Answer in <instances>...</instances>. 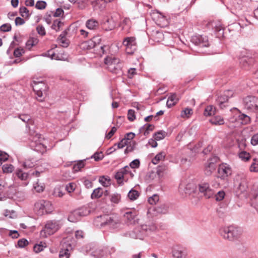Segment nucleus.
I'll return each mask as SVG.
<instances>
[{"label": "nucleus", "instance_id": "obj_1", "mask_svg": "<svg viewBox=\"0 0 258 258\" xmlns=\"http://www.w3.org/2000/svg\"><path fill=\"white\" fill-rule=\"evenodd\" d=\"M156 228L155 224L150 223L149 224H144L137 227L133 231L125 233L124 235L134 239H143L146 236L155 231Z\"/></svg>", "mask_w": 258, "mask_h": 258}, {"label": "nucleus", "instance_id": "obj_2", "mask_svg": "<svg viewBox=\"0 0 258 258\" xmlns=\"http://www.w3.org/2000/svg\"><path fill=\"white\" fill-rule=\"evenodd\" d=\"M242 233V229L234 225L224 226L219 229L220 235L225 239L233 241L238 240Z\"/></svg>", "mask_w": 258, "mask_h": 258}, {"label": "nucleus", "instance_id": "obj_3", "mask_svg": "<svg viewBox=\"0 0 258 258\" xmlns=\"http://www.w3.org/2000/svg\"><path fill=\"white\" fill-rule=\"evenodd\" d=\"M98 219H100L101 226H107L109 228L119 230L122 228L123 224L121 222L119 217L116 216H103L98 217Z\"/></svg>", "mask_w": 258, "mask_h": 258}, {"label": "nucleus", "instance_id": "obj_4", "mask_svg": "<svg viewBox=\"0 0 258 258\" xmlns=\"http://www.w3.org/2000/svg\"><path fill=\"white\" fill-rule=\"evenodd\" d=\"M119 58L114 56H107L104 59V63L106 68L110 72L119 74L121 72V64Z\"/></svg>", "mask_w": 258, "mask_h": 258}, {"label": "nucleus", "instance_id": "obj_5", "mask_svg": "<svg viewBox=\"0 0 258 258\" xmlns=\"http://www.w3.org/2000/svg\"><path fill=\"white\" fill-rule=\"evenodd\" d=\"M60 228V225L58 221L55 220L48 221L44 228L40 231V235L43 237H47L53 234Z\"/></svg>", "mask_w": 258, "mask_h": 258}, {"label": "nucleus", "instance_id": "obj_6", "mask_svg": "<svg viewBox=\"0 0 258 258\" xmlns=\"http://www.w3.org/2000/svg\"><path fill=\"white\" fill-rule=\"evenodd\" d=\"M30 146L34 150L37 152H43L46 150V147L43 143V138L41 135L36 134L31 135L29 138Z\"/></svg>", "mask_w": 258, "mask_h": 258}, {"label": "nucleus", "instance_id": "obj_7", "mask_svg": "<svg viewBox=\"0 0 258 258\" xmlns=\"http://www.w3.org/2000/svg\"><path fill=\"white\" fill-rule=\"evenodd\" d=\"M34 91L38 97L40 98L39 100L42 101L44 96L46 95L48 90V86L42 81L34 80L32 84Z\"/></svg>", "mask_w": 258, "mask_h": 258}, {"label": "nucleus", "instance_id": "obj_8", "mask_svg": "<svg viewBox=\"0 0 258 258\" xmlns=\"http://www.w3.org/2000/svg\"><path fill=\"white\" fill-rule=\"evenodd\" d=\"M34 210L39 215H42L45 213H50L52 210V205L49 201L39 200L35 203Z\"/></svg>", "mask_w": 258, "mask_h": 258}, {"label": "nucleus", "instance_id": "obj_9", "mask_svg": "<svg viewBox=\"0 0 258 258\" xmlns=\"http://www.w3.org/2000/svg\"><path fill=\"white\" fill-rule=\"evenodd\" d=\"M244 108L253 112H258V98L253 96H248L243 99Z\"/></svg>", "mask_w": 258, "mask_h": 258}, {"label": "nucleus", "instance_id": "obj_10", "mask_svg": "<svg viewBox=\"0 0 258 258\" xmlns=\"http://www.w3.org/2000/svg\"><path fill=\"white\" fill-rule=\"evenodd\" d=\"M90 211L86 207H82L75 210L68 217L69 221L72 222H76L83 216L88 215Z\"/></svg>", "mask_w": 258, "mask_h": 258}, {"label": "nucleus", "instance_id": "obj_11", "mask_svg": "<svg viewBox=\"0 0 258 258\" xmlns=\"http://www.w3.org/2000/svg\"><path fill=\"white\" fill-rule=\"evenodd\" d=\"M122 44L125 47V51L128 54H133L137 49L136 38L134 37L125 38Z\"/></svg>", "mask_w": 258, "mask_h": 258}, {"label": "nucleus", "instance_id": "obj_12", "mask_svg": "<svg viewBox=\"0 0 258 258\" xmlns=\"http://www.w3.org/2000/svg\"><path fill=\"white\" fill-rule=\"evenodd\" d=\"M199 189L201 193L206 199L212 198L214 195V190L209 187V185L207 182L201 183L199 185Z\"/></svg>", "mask_w": 258, "mask_h": 258}, {"label": "nucleus", "instance_id": "obj_13", "mask_svg": "<svg viewBox=\"0 0 258 258\" xmlns=\"http://www.w3.org/2000/svg\"><path fill=\"white\" fill-rule=\"evenodd\" d=\"M218 172V177L225 179L231 174L232 170L231 168L226 164H222L219 165Z\"/></svg>", "mask_w": 258, "mask_h": 258}, {"label": "nucleus", "instance_id": "obj_14", "mask_svg": "<svg viewBox=\"0 0 258 258\" xmlns=\"http://www.w3.org/2000/svg\"><path fill=\"white\" fill-rule=\"evenodd\" d=\"M129 169V167L126 166L124 168L120 169L115 175V178L117 183L120 185L123 184V181L126 182L127 178L126 177V173L128 172L126 170Z\"/></svg>", "mask_w": 258, "mask_h": 258}, {"label": "nucleus", "instance_id": "obj_15", "mask_svg": "<svg viewBox=\"0 0 258 258\" xmlns=\"http://www.w3.org/2000/svg\"><path fill=\"white\" fill-rule=\"evenodd\" d=\"M191 41L195 45L201 47H207L209 46L208 38L206 36L196 35L192 37Z\"/></svg>", "mask_w": 258, "mask_h": 258}, {"label": "nucleus", "instance_id": "obj_16", "mask_svg": "<svg viewBox=\"0 0 258 258\" xmlns=\"http://www.w3.org/2000/svg\"><path fill=\"white\" fill-rule=\"evenodd\" d=\"M172 256L174 258H185L186 252L185 249L180 246H175L173 247Z\"/></svg>", "mask_w": 258, "mask_h": 258}, {"label": "nucleus", "instance_id": "obj_17", "mask_svg": "<svg viewBox=\"0 0 258 258\" xmlns=\"http://www.w3.org/2000/svg\"><path fill=\"white\" fill-rule=\"evenodd\" d=\"M137 213L135 211H129L124 214L125 220L128 224H134L136 222Z\"/></svg>", "mask_w": 258, "mask_h": 258}, {"label": "nucleus", "instance_id": "obj_18", "mask_svg": "<svg viewBox=\"0 0 258 258\" xmlns=\"http://www.w3.org/2000/svg\"><path fill=\"white\" fill-rule=\"evenodd\" d=\"M100 40V38L98 37H94L92 39L85 42L84 45L87 47V49L96 47L99 45Z\"/></svg>", "mask_w": 258, "mask_h": 258}, {"label": "nucleus", "instance_id": "obj_19", "mask_svg": "<svg viewBox=\"0 0 258 258\" xmlns=\"http://www.w3.org/2000/svg\"><path fill=\"white\" fill-rule=\"evenodd\" d=\"M64 244V243L63 244V248L59 252V256L60 258H69L70 256L69 250L72 249V246L69 244L67 246Z\"/></svg>", "mask_w": 258, "mask_h": 258}, {"label": "nucleus", "instance_id": "obj_20", "mask_svg": "<svg viewBox=\"0 0 258 258\" xmlns=\"http://www.w3.org/2000/svg\"><path fill=\"white\" fill-rule=\"evenodd\" d=\"M99 26L98 22L93 19L88 20L86 22V27L90 30H95Z\"/></svg>", "mask_w": 258, "mask_h": 258}, {"label": "nucleus", "instance_id": "obj_21", "mask_svg": "<svg viewBox=\"0 0 258 258\" xmlns=\"http://www.w3.org/2000/svg\"><path fill=\"white\" fill-rule=\"evenodd\" d=\"M178 98L175 94H171L168 98L166 105L168 108L174 106L178 101Z\"/></svg>", "mask_w": 258, "mask_h": 258}, {"label": "nucleus", "instance_id": "obj_22", "mask_svg": "<svg viewBox=\"0 0 258 258\" xmlns=\"http://www.w3.org/2000/svg\"><path fill=\"white\" fill-rule=\"evenodd\" d=\"M216 168V165H214L209 162H207L205 166V173L207 175H210L215 171Z\"/></svg>", "mask_w": 258, "mask_h": 258}, {"label": "nucleus", "instance_id": "obj_23", "mask_svg": "<svg viewBox=\"0 0 258 258\" xmlns=\"http://www.w3.org/2000/svg\"><path fill=\"white\" fill-rule=\"evenodd\" d=\"M233 92L232 90H226L224 92V96L226 97V100L224 99L223 97H221L219 99V102L220 106H222V104L224 102L228 101V98L233 96Z\"/></svg>", "mask_w": 258, "mask_h": 258}, {"label": "nucleus", "instance_id": "obj_24", "mask_svg": "<svg viewBox=\"0 0 258 258\" xmlns=\"http://www.w3.org/2000/svg\"><path fill=\"white\" fill-rule=\"evenodd\" d=\"M212 26L215 30V31L218 33L219 35H223V28L220 22H213L212 23Z\"/></svg>", "mask_w": 258, "mask_h": 258}, {"label": "nucleus", "instance_id": "obj_25", "mask_svg": "<svg viewBox=\"0 0 258 258\" xmlns=\"http://www.w3.org/2000/svg\"><path fill=\"white\" fill-rule=\"evenodd\" d=\"M165 156V152L163 151L161 152L155 156V157L152 159V162L155 165L157 164L159 161L163 160Z\"/></svg>", "mask_w": 258, "mask_h": 258}, {"label": "nucleus", "instance_id": "obj_26", "mask_svg": "<svg viewBox=\"0 0 258 258\" xmlns=\"http://www.w3.org/2000/svg\"><path fill=\"white\" fill-rule=\"evenodd\" d=\"M210 122L216 125H220L224 123L223 118L220 116H214L210 120Z\"/></svg>", "mask_w": 258, "mask_h": 258}, {"label": "nucleus", "instance_id": "obj_27", "mask_svg": "<svg viewBox=\"0 0 258 258\" xmlns=\"http://www.w3.org/2000/svg\"><path fill=\"white\" fill-rule=\"evenodd\" d=\"M16 176L22 180H26L29 176V174L23 172L21 169H18L15 172Z\"/></svg>", "mask_w": 258, "mask_h": 258}, {"label": "nucleus", "instance_id": "obj_28", "mask_svg": "<svg viewBox=\"0 0 258 258\" xmlns=\"http://www.w3.org/2000/svg\"><path fill=\"white\" fill-rule=\"evenodd\" d=\"M103 195V189L101 187L95 188L91 194V197L92 199H98Z\"/></svg>", "mask_w": 258, "mask_h": 258}, {"label": "nucleus", "instance_id": "obj_29", "mask_svg": "<svg viewBox=\"0 0 258 258\" xmlns=\"http://www.w3.org/2000/svg\"><path fill=\"white\" fill-rule=\"evenodd\" d=\"M215 108L212 105H209L205 108L204 114L205 116H212L215 114Z\"/></svg>", "mask_w": 258, "mask_h": 258}, {"label": "nucleus", "instance_id": "obj_30", "mask_svg": "<svg viewBox=\"0 0 258 258\" xmlns=\"http://www.w3.org/2000/svg\"><path fill=\"white\" fill-rule=\"evenodd\" d=\"M193 113L192 109L189 108H185L181 111L180 116L182 118H189Z\"/></svg>", "mask_w": 258, "mask_h": 258}, {"label": "nucleus", "instance_id": "obj_31", "mask_svg": "<svg viewBox=\"0 0 258 258\" xmlns=\"http://www.w3.org/2000/svg\"><path fill=\"white\" fill-rule=\"evenodd\" d=\"M19 118L24 122L29 124H32L33 120L29 114H21L19 115Z\"/></svg>", "mask_w": 258, "mask_h": 258}, {"label": "nucleus", "instance_id": "obj_32", "mask_svg": "<svg viewBox=\"0 0 258 258\" xmlns=\"http://www.w3.org/2000/svg\"><path fill=\"white\" fill-rule=\"evenodd\" d=\"M154 128V126L152 124H148L147 125H145L140 129V132H142L144 130V135L145 136H147L150 132L152 131Z\"/></svg>", "mask_w": 258, "mask_h": 258}, {"label": "nucleus", "instance_id": "obj_33", "mask_svg": "<svg viewBox=\"0 0 258 258\" xmlns=\"http://www.w3.org/2000/svg\"><path fill=\"white\" fill-rule=\"evenodd\" d=\"M38 42L37 38H31L26 42V47L28 49L30 50L33 46L37 44Z\"/></svg>", "mask_w": 258, "mask_h": 258}, {"label": "nucleus", "instance_id": "obj_34", "mask_svg": "<svg viewBox=\"0 0 258 258\" xmlns=\"http://www.w3.org/2000/svg\"><path fill=\"white\" fill-rule=\"evenodd\" d=\"M155 210L158 213L165 214L168 211V206L165 204H162L159 206L156 207Z\"/></svg>", "mask_w": 258, "mask_h": 258}, {"label": "nucleus", "instance_id": "obj_35", "mask_svg": "<svg viewBox=\"0 0 258 258\" xmlns=\"http://www.w3.org/2000/svg\"><path fill=\"white\" fill-rule=\"evenodd\" d=\"M63 23L59 20H55L53 21L51 26V28L55 30L56 32L58 31L62 26Z\"/></svg>", "mask_w": 258, "mask_h": 258}, {"label": "nucleus", "instance_id": "obj_36", "mask_svg": "<svg viewBox=\"0 0 258 258\" xmlns=\"http://www.w3.org/2000/svg\"><path fill=\"white\" fill-rule=\"evenodd\" d=\"M153 37L154 41L160 42L163 39L164 35L162 32L156 31L155 32H153Z\"/></svg>", "mask_w": 258, "mask_h": 258}, {"label": "nucleus", "instance_id": "obj_37", "mask_svg": "<svg viewBox=\"0 0 258 258\" xmlns=\"http://www.w3.org/2000/svg\"><path fill=\"white\" fill-rule=\"evenodd\" d=\"M139 196V193L138 191L133 189H131L128 193V197L131 200H136Z\"/></svg>", "mask_w": 258, "mask_h": 258}, {"label": "nucleus", "instance_id": "obj_38", "mask_svg": "<svg viewBox=\"0 0 258 258\" xmlns=\"http://www.w3.org/2000/svg\"><path fill=\"white\" fill-rule=\"evenodd\" d=\"M249 170L251 172H258V159L256 158L253 159Z\"/></svg>", "mask_w": 258, "mask_h": 258}, {"label": "nucleus", "instance_id": "obj_39", "mask_svg": "<svg viewBox=\"0 0 258 258\" xmlns=\"http://www.w3.org/2000/svg\"><path fill=\"white\" fill-rule=\"evenodd\" d=\"M167 167L165 165H159L157 167V171L156 172L158 176L160 177L163 176L164 172L166 171Z\"/></svg>", "mask_w": 258, "mask_h": 258}, {"label": "nucleus", "instance_id": "obj_40", "mask_svg": "<svg viewBox=\"0 0 258 258\" xmlns=\"http://www.w3.org/2000/svg\"><path fill=\"white\" fill-rule=\"evenodd\" d=\"M244 181H241L240 182H235L234 186L238 191L240 192H243L245 190V186L244 184Z\"/></svg>", "mask_w": 258, "mask_h": 258}, {"label": "nucleus", "instance_id": "obj_41", "mask_svg": "<svg viewBox=\"0 0 258 258\" xmlns=\"http://www.w3.org/2000/svg\"><path fill=\"white\" fill-rule=\"evenodd\" d=\"M238 120L240 121V123L242 124H247L250 121V117L244 114H242L239 115Z\"/></svg>", "mask_w": 258, "mask_h": 258}, {"label": "nucleus", "instance_id": "obj_42", "mask_svg": "<svg viewBox=\"0 0 258 258\" xmlns=\"http://www.w3.org/2000/svg\"><path fill=\"white\" fill-rule=\"evenodd\" d=\"M2 169L4 173H9L13 172L14 167L12 164H5L3 166Z\"/></svg>", "mask_w": 258, "mask_h": 258}, {"label": "nucleus", "instance_id": "obj_43", "mask_svg": "<svg viewBox=\"0 0 258 258\" xmlns=\"http://www.w3.org/2000/svg\"><path fill=\"white\" fill-rule=\"evenodd\" d=\"M19 12L23 17L28 18L30 16L29 11L27 8L25 7H21L20 8Z\"/></svg>", "mask_w": 258, "mask_h": 258}, {"label": "nucleus", "instance_id": "obj_44", "mask_svg": "<svg viewBox=\"0 0 258 258\" xmlns=\"http://www.w3.org/2000/svg\"><path fill=\"white\" fill-rule=\"evenodd\" d=\"M85 166V164L83 161H80L76 164L74 165L73 170L74 172H78L80 170Z\"/></svg>", "mask_w": 258, "mask_h": 258}, {"label": "nucleus", "instance_id": "obj_45", "mask_svg": "<svg viewBox=\"0 0 258 258\" xmlns=\"http://www.w3.org/2000/svg\"><path fill=\"white\" fill-rule=\"evenodd\" d=\"M166 132L163 131H159L155 133L154 135V139L159 141L164 139L165 137Z\"/></svg>", "mask_w": 258, "mask_h": 258}, {"label": "nucleus", "instance_id": "obj_46", "mask_svg": "<svg viewBox=\"0 0 258 258\" xmlns=\"http://www.w3.org/2000/svg\"><path fill=\"white\" fill-rule=\"evenodd\" d=\"M88 0H79L77 2L78 7L81 10L85 9L88 4Z\"/></svg>", "mask_w": 258, "mask_h": 258}, {"label": "nucleus", "instance_id": "obj_47", "mask_svg": "<svg viewBox=\"0 0 258 258\" xmlns=\"http://www.w3.org/2000/svg\"><path fill=\"white\" fill-rule=\"evenodd\" d=\"M127 146V147L124 150L125 154H127L129 152L133 151L135 148L136 143L134 142L130 141L128 144Z\"/></svg>", "mask_w": 258, "mask_h": 258}, {"label": "nucleus", "instance_id": "obj_48", "mask_svg": "<svg viewBox=\"0 0 258 258\" xmlns=\"http://www.w3.org/2000/svg\"><path fill=\"white\" fill-rule=\"evenodd\" d=\"M99 180L101 184L104 187H108L110 184V180L109 178H105L104 176H102L100 178Z\"/></svg>", "mask_w": 258, "mask_h": 258}, {"label": "nucleus", "instance_id": "obj_49", "mask_svg": "<svg viewBox=\"0 0 258 258\" xmlns=\"http://www.w3.org/2000/svg\"><path fill=\"white\" fill-rule=\"evenodd\" d=\"M159 19L160 20V22L162 23V24H160L162 27L165 26L168 24V20L166 17L163 15L162 14H159Z\"/></svg>", "mask_w": 258, "mask_h": 258}, {"label": "nucleus", "instance_id": "obj_50", "mask_svg": "<svg viewBox=\"0 0 258 258\" xmlns=\"http://www.w3.org/2000/svg\"><path fill=\"white\" fill-rule=\"evenodd\" d=\"M33 187L36 190V191L38 192H42L44 189V186L43 184L39 183L38 181L34 184Z\"/></svg>", "mask_w": 258, "mask_h": 258}, {"label": "nucleus", "instance_id": "obj_51", "mask_svg": "<svg viewBox=\"0 0 258 258\" xmlns=\"http://www.w3.org/2000/svg\"><path fill=\"white\" fill-rule=\"evenodd\" d=\"M159 196L155 194L153 196L149 198L148 201L150 204L154 205L156 204V203L159 201Z\"/></svg>", "mask_w": 258, "mask_h": 258}, {"label": "nucleus", "instance_id": "obj_52", "mask_svg": "<svg viewBox=\"0 0 258 258\" xmlns=\"http://www.w3.org/2000/svg\"><path fill=\"white\" fill-rule=\"evenodd\" d=\"M46 7V3L43 1H38L37 2L35 7L38 10L44 9Z\"/></svg>", "mask_w": 258, "mask_h": 258}, {"label": "nucleus", "instance_id": "obj_53", "mask_svg": "<svg viewBox=\"0 0 258 258\" xmlns=\"http://www.w3.org/2000/svg\"><path fill=\"white\" fill-rule=\"evenodd\" d=\"M225 196V192L223 190H220L218 191L215 196L216 200L217 201H221L224 198Z\"/></svg>", "mask_w": 258, "mask_h": 258}, {"label": "nucleus", "instance_id": "obj_54", "mask_svg": "<svg viewBox=\"0 0 258 258\" xmlns=\"http://www.w3.org/2000/svg\"><path fill=\"white\" fill-rule=\"evenodd\" d=\"M9 155L5 152L0 151V165L2 164V162H5L8 159Z\"/></svg>", "mask_w": 258, "mask_h": 258}, {"label": "nucleus", "instance_id": "obj_55", "mask_svg": "<svg viewBox=\"0 0 258 258\" xmlns=\"http://www.w3.org/2000/svg\"><path fill=\"white\" fill-rule=\"evenodd\" d=\"M239 157L242 160L247 161L250 158V155L249 154L246 152L242 151L239 153Z\"/></svg>", "mask_w": 258, "mask_h": 258}, {"label": "nucleus", "instance_id": "obj_56", "mask_svg": "<svg viewBox=\"0 0 258 258\" xmlns=\"http://www.w3.org/2000/svg\"><path fill=\"white\" fill-rule=\"evenodd\" d=\"M157 173L155 171H151L148 173L147 178L149 181H152L157 177Z\"/></svg>", "mask_w": 258, "mask_h": 258}, {"label": "nucleus", "instance_id": "obj_57", "mask_svg": "<svg viewBox=\"0 0 258 258\" xmlns=\"http://www.w3.org/2000/svg\"><path fill=\"white\" fill-rule=\"evenodd\" d=\"M137 74V70L135 68H130L128 70L127 77L130 79H132L134 76Z\"/></svg>", "mask_w": 258, "mask_h": 258}, {"label": "nucleus", "instance_id": "obj_58", "mask_svg": "<svg viewBox=\"0 0 258 258\" xmlns=\"http://www.w3.org/2000/svg\"><path fill=\"white\" fill-rule=\"evenodd\" d=\"M127 118L128 119L131 121H134L136 118V116L135 114V111L132 109H130L128 111L127 113Z\"/></svg>", "mask_w": 258, "mask_h": 258}, {"label": "nucleus", "instance_id": "obj_59", "mask_svg": "<svg viewBox=\"0 0 258 258\" xmlns=\"http://www.w3.org/2000/svg\"><path fill=\"white\" fill-rule=\"evenodd\" d=\"M252 61V59H247L246 57H243L241 59L240 63H242L243 67L246 68L249 65L250 62Z\"/></svg>", "mask_w": 258, "mask_h": 258}, {"label": "nucleus", "instance_id": "obj_60", "mask_svg": "<svg viewBox=\"0 0 258 258\" xmlns=\"http://www.w3.org/2000/svg\"><path fill=\"white\" fill-rule=\"evenodd\" d=\"M120 200V196L119 194H113L111 196V201L112 203L117 204Z\"/></svg>", "mask_w": 258, "mask_h": 258}, {"label": "nucleus", "instance_id": "obj_61", "mask_svg": "<svg viewBox=\"0 0 258 258\" xmlns=\"http://www.w3.org/2000/svg\"><path fill=\"white\" fill-rule=\"evenodd\" d=\"M48 56H49L51 59L60 60L61 59L56 55L54 52H52L51 50H49L47 52Z\"/></svg>", "mask_w": 258, "mask_h": 258}, {"label": "nucleus", "instance_id": "obj_62", "mask_svg": "<svg viewBox=\"0 0 258 258\" xmlns=\"http://www.w3.org/2000/svg\"><path fill=\"white\" fill-rule=\"evenodd\" d=\"M0 30L3 32H8L11 30V26L10 24H5L0 27Z\"/></svg>", "mask_w": 258, "mask_h": 258}, {"label": "nucleus", "instance_id": "obj_63", "mask_svg": "<svg viewBox=\"0 0 258 258\" xmlns=\"http://www.w3.org/2000/svg\"><path fill=\"white\" fill-rule=\"evenodd\" d=\"M66 190L69 193L73 192L75 189V184L73 183H69L67 184L65 187Z\"/></svg>", "mask_w": 258, "mask_h": 258}, {"label": "nucleus", "instance_id": "obj_64", "mask_svg": "<svg viewBox=\"0 0 258 258\" xmlns=\"http://www.w3.org/2000/svg\"><path fill=\"white\" fill-rule=\"evenodd\" d=\"M36 30L37 33L42 36H44L46 34L45 28L42 25H38L36 28Z\"/></svg>", "mask_w": 258, "mask_h": 258}]
</instances>
